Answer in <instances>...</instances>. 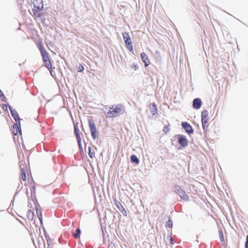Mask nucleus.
<instances>
[{
    "instance_id": "f257e3e1",
    "label": "nucleus",
    "mask_w": 248,
    "mask_h": 248,
    "mask_svg": "<svg viewBox=\"0 0 248 248\" xmlns=\"http://www.w3.org/2000/svg\"><path fill=\"white\" fill-rule=\"evenodd\" d=\"M21 170V179L25 182L24 185L27 186L26 193L27 197L32 199L35 203V186L32 178L31 175L30 166L28 163L22 160L20 162Z\"/></svg>"
},
{
    "instance_id": "f03ea898",
    "label": "nucleus",
    "mask_w": 248,
    "mask_h": 248,
    "mask_svg": "<svg viewBox=\"0 0 248 248\" xmlns=\"http://www.w3.org/2000/svg\"><path fill=\"white\" fill-rule=\"evenodd\" d=\"M36 45L40 51L45 67L48 69L50 74H52V64L48 53L46 50L41 41H37Z\"/></svg>"
},
{
    "instance_id": "7ed1b4c3",
    "label": "nucleus",
    "mask_w": 248,
    "mask_h": 248,
    "mask_svg": "<svg viewBox=\"0 0 248 248\" xmlns=\"http://www.w3.org/2000/svg\"><path fill=\"white\" fill-rule=\"evenodd\" d=\"M124 110L125 108L123 105H113L109 108L106 114V116L108 118H116L123 114Z\"/></svg>"
},
{
    "instance_id": "20e7f679",
    "label": "nucleus",
    "mask_w": 248,
    "mask_h": 248,
    "mask_svg": "<svg viewBox=\"0 0 248 248\" xmlns=\"http://www.w3.org/2000/svg\"><path fill=\"white\" fill-rule=\"evenodd\" d=\"M33 8L32 9L33 16L35 19L40 17L42 14L41 12L43 7V1L42 0H33Z\"/></svg>"
},
{
    "instance_id": "39448f33",
    "label": "nucleus",
    "mask_w": 248,
    "mask_h": 248,
    "mask_svg": "<svg viewBox=\"0 0 248 248\" xmlns=\"http://www.w3.org/2000/svg\"><path fill=\"white\" fill-rule=\"evenodd\" d=\"M208 114V112L207 110H204L202 112V126L205 131H206L208 129L209 121Z\"/></svg>"
},
{
    "instance_id": "423d86ee",
    "label": "nucleus",
    "mask_w": 248,
    "mask_h": 248,
    "mask_svg": "<svg viewBox=\"0 0 248 248\" xmlns=\"http://www.w3.org/2000/svg\"><path fill=\"white\" fill-rule=\"evenodd\" d=\"M122 35L127 48L130 52H133L132 43L129 33L127 32H124L122 34Z\"/></svg>"
},
{
    "instance_id": "0eeeda50",
    "label": "nucleus",
    "mask_w": 248,
    "mask_h": 248,
    "mask_svg": "<svg viewBox=\"0 0 248 248\" xmlns=\"http://www.w3.org/2000/svg\"><path fill=\"white\" fill-rule=\"evenodd\" d=\"M89 126L93 139H96L98 138V131L95 124L93 120H89Z\"/></svg>"
},
{
    "instance_id": "6e6552de",
    "label": "nucleus",
    "mask_w": 248,
    "mask_h": 248,
    "mask_svg": "<svg viewBox=\"0 0 248 248\" xmlns=\"http://www.w3.org/2000/svg\"><path fill=\"white\" fill-rule=\"evenodd\" d=\"M80 131L78 129V124H74V133L76 135V138L78 140V146L80 148H81V138L80 135Z\"/></svg>"
},
{
    "instance_id": "1a4fd4ad",
    "label": "nucleus",
    "mask_w": 248,
    "mask_h": 248,
    "mask_svg": "<svg viewBox=\"0 0 248 248\" xmlns=\"http://www.w3.org/2000/svg\"><path fill=\"white\" fill-rule=\"evenodd\" d=\"M178 143L183 147H186L188 144V140L184 135H178Z\"/></svg>"
},
{
    "instance_id": "9d476101",
    "label": "nucleus",
    "mask_w": 248,
    "mask_h": 248,
    "mask_svg": "<svg viewBox=\"0 0 248 248\" xmlns=\"http://www.w3.org/2000/svg\"><path fill=\"white\" fill-rule=\"evenodd\" d=\"M182 126L185 131L188 134H191L193 133V129L192 126L187 122H183L182 123Z\"/></svg>"
},
{
    "instance_id": "9b49d317",
    "label": "nucleus",
    "mask_w": 248,
    "mask_h": 248,
    "mask_svg": "<svg viewBox=\"0 0 248 248\" xmlns=\"http://www.w3.org/2000/svg\"><path fill=\"white\" fill-rule=\"evenodd\" d=\"M115 205L117 207V208L119 210V211L123 214V215L124 216H127V213L124 207L122 205V204L119 201H116L115 202Z\"/></svg>"
},
{
    "instance_id": "f8f14e48",
    "label": "nucleus",
    "mask_w": 248,
    "mask_h": 248,
    "mask_svg": "<svg viewBox=\"0 0 248 248\" xmlns=\"http://www.w3.org/2000/svg\"><path fill=\"white\" fill-rule=\"evenodd\" d=\"M9 109L11 113V115L14 118L16 122V123H19V124L20 125V118L19 116V115L17 111L13 109V108L11 107H9Z\"/></svg>"
},
{
    "instance_id": "ddd939ff",
    "label": "nucleus",
    "mask_w": 248,
    "mask_h": 248,
    "mask_svg": "<svg viewBox=\"0 0 248 248\" xmlns=\"http://www.w3.org/2000/svg\"><path fill=\"white\" fill-rule=\"evenodd\" d=\"M140 57L142 61L144 63L145 67H147L150 64V61L148 56L144 52H142L140 54Z\"/></svg>"
},
{
    "instance_id": "4468645a",
    "label": "nucleus",
    "mask_w": 248,
    "mask_h": 248,
    "mask_svg": "<svg viewBox=\"0 0 248 248\" xmlns=\"http://www.w3.org/2000/svg\"><path fill=\"white\" fill-rule=\"evenodd\" d=\"M13 133L14 135H16L19 132L21 133V128L20 124H19V123H16V124H14L13 126Z\"/></svg>"
},
{
    "instance_id": "2eb2a0df",
    "label": "nucleus",
    "mask_w": 248,
    "mask_h": 248,
    "mask_svg": "<svg viewBox=\"0 0 248 248\" xmlns=\"http://www.w3.org/2000/svg\"><path fill=\"white\" fill-rule=\"evenodd\" d=\"M202 104L201 100L200 98H195L193 101V107L196 109H199L201 108Z\"/></svg>"
},
{
    "instance_id": "dca6fc26",
    "label": "nucleus",
    "mask_w": 248,
    "mask_h": 248,
    "mask_svg": "<svg viewBox=\"0 0 248 248\" xmlns=\"http://www.w3.org/2000/svg\"><path fill=\"white\" fill-rule=\"evenodd\" d=\"M150 108L153 115H155L157 113V108L155 103L150 104Z\"/></svg>"
},
{
    "instance_id": "f3484780",
    "label": "nucleus",
    "mask_w": 248,
    "mask_h": 248,
    "mask_svg": "<svg viewBox=\"0 0 248 248\" xmlns=\"http://www.w3.org/2000/svg\"><path fill=\"white\" fill-rule=\"evenodd\" d=\"M33 212L31 209H29L27 213V217L28 219L30 220H32L33 218Z\"/></svg>"
},
{
    "instance_id": "a211bd4d",
    "label": "nucleus",
    "mask_w": 248,
    "mask_h": 248,
    "mask_svg": "<svg viewBox=\"0 0 248 248\" xmlns=\"http://www.w3.org/2000/svg\"><path fill=\"white\" fill-rule=\"evenodd\" d=\"M180 196L184 200L186 201L188 200V196L185 193V192L181 190L179 192Z\"/></svg>"
},
{
    "instance_id": "6ab92c4d",
    "label": "nucleus",
    "mask_w": 248,
    "mask_h": 248,
    "mask_svg": "<svg viewBox=\"0 0 248 248\" xmlns=\"http://www.w3.org/2000/svg\"><path fill=\"white\" fill-rule=\"evenodd\" d=\"M130 160L132 163H135L137 164L139 163V160L136 155H132L130 157Z\"/></svg>"
},
{
    "instance_id": "aec40b11",
    "label": "nucleus",
    "mask_w": 248,
    "mask_h": 248,
    "mask_svg": "<svg viewBox=\"0 0 248 248\" xmlns=\"http://www.w3.org/2000/svg\"><path fill=\"white\" fill-rule=\"evenodd\" d=\"M35 207L36 209V213L38 216V218L39 219V220L41 223H42V220H43V217H42V215L41 213V212L40 210H38V207H37V205L35 204Z\"/></svg>"
},
{
    "instance_id": "412c9836",
    "label": "nucleus",
    "mask_w": 248,
    "mask_h": 248,
    "mask_svg": "<svg viewBox=\"0 0 248 248\" xmlns=\"http://www.w3.org/2000/svg\"><path fill=\"white\" fill-rule=\"evenodd\" d=\"M81 231L79 228L76 229V232L73 233V236L76 239L79 238Z\"/></svg>"
},
{
    "instance_id": "4be33fe9",
    "label": "nucleus",
    "mask_w": 248,
    "mask_h": 248,
    "mask_svg": "<svg viewBox=\"0 0 248 248\" xmlns=\"http://www.w3.org/2000/svg\"><path fill=\"white\" fill-rule=\"evenodd\" d=\"M88 155L91 158H93L95 155L94 152H92L91 147H88Z\"/></svg>"
},
{
    "instance_id": "5701e85b",
    "label": "nucleus",
    "mask_w": 248,
    "mask_h": 248,
    "mask_svg": "<svg viewBox=\"0 0 248 248\" xmlns=\"http://www.w3.org/2000/svg\"><path fill=\"white\" fill-rule=\"evenodd\" d=\"M77 68L78 72H82L84 70V67L81 64H79Z\"/></svg>"
},
{
    "instance_id": "b1692460",
    "label": "nucleus",
    "mask_w": 248,
    "mask_h": 248,
    "mask_svg": "<svg viewBox=\"0 0 248 248\" xmlns=\"http://www.w3.org/2000/svg\"><path fill=\"white\" fill-rule=\"evenodd\" d=\"M172 225H173L172 221L170 220H169L166 223V226L168 227L169 228H172Z\"/></svg>"
},
{
    "instance_id": "393cba45",
    "label": "nucleus",
    "mask_w": 248,
    "mask_h": 248,
    "mask_svg": "<svg viewBox=\"0 0 248 248\" xmlns=\"http://www.w3.org/2000/svg\"><path fill=\"white\" fill-rule=\"evenodd\" d=\"M169 131H170L169 125L165 126L163 128V131L165 133H166V134L168 132H169Z\"/></svg>"
},
{
    "instance_id": "a878e982",
    "label": "nucleus",
    "mask_w": 248,
    "mask_h": 248,
    "mask_svg": "<svg viewBox=\"0 0 248 248\" xmlns=\"http://www.w3.org/2000/svg\"><path fill=\"white\" fill-rule=\"evenodd\" d=\"M131 68H133L135 70H137L138 68V66L136 64H133L131 65Z\"/></svg>"
},
{
    "instance_id": "bb28decb",
    "label": "nucleus",
    "mask_w": 248,
    "mask_h": 248,
    "mask_svg": "<svg viewBox=\"0 0 248 248\" xmlns=\"http://www.w3.org/2000/svg\"><path fill=\"white\" fill-rule=\"evenodd\" d=\"M245 248H248V235L247 236V239L245 243Z\"/></svg>"
},
{
    "instance_id": "cd10ccee",
    "label": "nucleus",
    "mask_w": 248,
    "mask_h": 248,
    "mask_svg": "<svg viewBox=\"0 0 248 248\" xmlns=\"http://www.w3.org/2000/svg\"><path fill=\"white\" fill-rule=\"evenodd\" d=\"M170 242H171V244H172V243H172V238H171V239H170Z\"/></svg>"
}]
</instances>
